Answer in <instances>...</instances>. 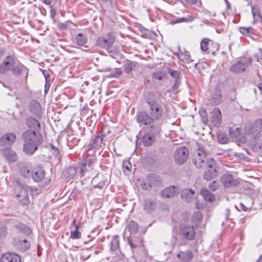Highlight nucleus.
Returning <instances> with one entry per match:
<instances>
[{
  "instance_id": "f257e3e1",
  "label": "nucleus",
  "mask_w": 262,
  "mask_h": 262,
  "mask_svg": "<svg viewBox=\"0 0 262 262\" xmlns=\"http://www.w3.org/2000/svg\"><path fill=\"white\" fill-rule=\"evenodd\" d=\"M193 163L199 168L205 169L203 178L207 181L217 176V164L213 159H208L207 153L202 147H199L194 152Z\"/></svg>"
},
{
  "instance_id": "f03ea898",
  "label": "nucleus",
  "mask_w": 262,
  "mask_h": 262,
  "mask_svg": "<svg viewBox=\"0 0 262 262\" xmlns=\"http://www.w3.org/2000/svg\"><path fill=\"white\" fill-rule=\"evenodd\" d=\"M21 139L24 142L23 151L27 155H32L42 144L43 139L39 132L28 129L21 135Z\"/></svg>"
},
{
  "instance_id": "7ed1b4c3",
  "label": "nucleus",
  "mask_w": 262,
  "mask_h": 262,
  "mask_svg": "<svg viewBox=\"0 0 262 262\" xmlns=\"http://www.w3.org/2000/svg\"><path fill=\"white\" fill-rule=\"evenodd\" d=\"M145 102L149 107V114L155 120L160 119L163 114V108L160 100L157 98L151 96L146 98Z\"/></svg>"
},
{
  "instance_id": "20e7f679",
  "label": "nucleus",
  "mask_w": 262,
  "mask_h": 262,
  "mask_svg": "<svg viewBox=\"0 0 262 262\" xmlns=\"http://www.w3.org/2000/svg\"><path fill=\"white\" fill-rule=\"evenodd\" d=\"M115 39L114 33L110 32L104 36L99 37L96 41V45L105 49L107 52L113 53L115 51L114 47Z\"/></svg>"
},
{
  "instance_id": "39448f33",
  "label": "nucleus",
  "mask_w": 262,
  "mask_h": 262,
  "mask_svg": "<svg viewBox=\"0 0 262 262\" xmlns=\"http://www.w3.org/2000/svg\"><path fill=\"white\" fill-rule=\"evenodd\" d=\"M245 134L250 139L256 140L262 135V119H257L244 128Z\"/></svg>"
},
{
  "instance_id": "423d86ee",
  "label": "nucleus",
  "mask_w": 262,
  "mask_h": 262,
  "mask_svg": "<svg viewBox=\"0 0 262 262\" xmlns=\"http://www.w3.org/2000/svg\"><path fill=\"white\" fill-rule=\"evenodd\" d=\"M16 198L22 205H28L30 203V199L26 186L23 184H18L15 187Z\"/></svg>"
},
{
  "instance_id": "0eeeda50",
  "label": "nucleus",
  "mask_w": 262,
  "mask_h": 262,
  "mask_svg": "<svg viewBox=\"0 0 262 262\" xmlns=\"http://www.w3.org/2000/svg\"><path fill=\"white\" fill-rule=\"evenodd\" d=\"M219 48L220 46L218 43L213 42L208 38H204L201 42V49L202 51H208V53L214 55Z\"/></svg>"
},
{
  "instance_id": "6e6552de",
  "label": "nucleus",
  "mask_w": 262,
  "mask_h": 262,
  "mask_svg": "<svg viewBox=\"0 0 262 262\" xmlns=\"http://www.w3.org/2000/svg\"><path fill=\"white\" fill-rule=\"evenodd\" d=\"M162 184V180L160 177L154 174H149L147 177V183L141 185L142 188L147 190L152 187H159Z\"/></svg>"
},
{
  "instance_id": "1a4fd4ad",
  "label": "nucleus",
  "mask_w": 262,
  "mask_h": 262,
  "mask_svg": "<svg viewBox=\"0 0 262 262\" xmlns=\"http://www.w3.org/2000/svg\"><path fill=\"white\" fill-rule=\"evenodd\" d=\"M136 121L140 126H142L150 125L154 123L155 120L150 114L142 111L137 113Z\"/></svg>"
},
{
  "instance_id": "9d476101",
  "label": "nucleus",
  "mask_w": 262,
  "mask_h": 262,
  "mask_svg": "<svg viewBox=\"0 0 262 262\" xmlns=\"http://www.w3.org/2000/svg\"><path fill=\"white\" fill-rule=\"evenodd\" d=\"M189 155V151L185 147H181L178 148L174 154L176 162L179 164L184 163L187 160Z\"/></svg>"
},
{
  "instance_id": "9b49d317",
  "label": "nucleus",
  "mask_w": 262,
  "mask_h": 262,
  "mask_svg": "<svg viewBox=\"0 0 262 262\" xmlns=\"http://www.w3.org/2000/svg\"><path fill=\"white\" fill-rule=\"evenodd\" d=\"M106 127L103 128L101 133V136L99 135H94L92 138L91 142L89 143L88 146L90 149L97 148L101 146V144L102 142L103 138L105 136L104 133L105 129Z\"/></svg>"
},
{
  "instance_id": "f8f14e48",
  "label": "nucleus",
  "mask_w": 262,
  "mask_h": 262,
  "mask_svg": "<svg viewBox=\"0 0 262 262\" xmlns=\"http://www.w3.org/2000/svg\"><path fill=\"white\" fill-rule=\"evenodd\" d=\"M181 235L187 239H192L195 234L193 226L182 225L180 230Z\"/></svg>"
},
{
  "instance_id": "ddd939ff",
  "label": "nucleus",
  "mask_w": 262,
  "mask_h": 262,
  "mask_svg": "<svg viewBox=\"0 0 262 262\" xmlns=\"http://www.w3.org/2000/svg\"><path fill=\"white\" fill-rule=\"evenodd\" d=\"M14 63V58L12 56H7L0 64V73H6Z\"/></svg>"
},
{
  "instance_id": "4468645a",
  "label": "nucleus",
  "mask_w": 262,
  "mask_h": 262,
  "mask_svg": "<svg viewBox=\"0 0 262 262\" xmlns=\"http://www.w3.org/2000/svg\"><path fill=\"white\" fill-rule=\"evenodd\" d=\"M30 113L37 119L41 118V110L40 103L36 100H32L29 104Z\"/></svg>"
},
{
  "instance_id": "2eb2a0df",
  "label": "nucleus",
  "mask_w": 262,
  "mask_h": 262,
  "mask_svg": "<svg viewBox=\"0 0 262 262\" xmlns=\"http://www.w3.org/2000/svg\"><path fill=\"white\" fill-rule=\"evenodd\" d=\"M45 177V171L40 166H36L32 169L31 177L36 182H39L43 180Z\"/></svg>"
},
{
  "instance_id": "dca6fc26",
  "label": "nucleus",
  "mask_w": 262,
  "mask_h": 262,
  "mask_svg": "<svg viewBox=\"0 0 262 262\" xmlns=\"http://www.w3.org/2000/svg\"><path fill=\"white\" fill-rule=\"evenodd\" d=\"M143 207L145 212L148 213H152L157 208L156 201L152 199H146L143 201Z\"/></svg>"
},
{
  "instance_id": "f3484780",
  "label": "nucleus",
  "mask_w": 262,
  "mask_h": 262,
  "mask_svg": "<svg viewBox=\"0 0 262 262\" xmlns=\"http://www.w3.org/2000/svg\"><path fill=\"white\" fill-rule=\"evenodd\" d=\"M40 119H37L36 117H29L26 118V125L28 127L33 129L36 132H39L40 129V123L39 121Z\"/></svg>"
},
{
  "instance_id": "a211bd4d",
  "label": "nucleus",
  "mask_w": 262,
  "mask_h": 262,
  "mask_svg": "<svg viewBox=\"0 0 262 262\" xmlns=\"http://www.w3.org/2000/svg\"><path fill=\"white\" fill-rule=\"evenodd\" d=\"M16 140V136L13 133L6 134L0 138V144L6 148L11 145Z\"/></svg>"
},
{
  "instance_id": "6ab92c4d",
  "label": "nucleus",
  "mask_w": 262,
  "mask_h": 262,
  "mask_svg": "<svg viewBox=\"0 0 262 262\" xmlns=\"http://www.w3.org/2000/svg\"><path fill=\"white\" fill-rule=\"evenodd\" d=\"M221 181L226 187L234 186L238 184V181L234 179L232 176L230 174H224L222 177Z\"/></svg>"
},
{
  "instance_id": "aec40b11",
  "label": "nucleus",
  "mask_w": 262,
  "mask_h": 262,
  "mask_svg": "<svg viewBox=\"0 0 262 262\" xmlns=\"http://www.w3.org/2000/svg\"><path fill=\"white\" fill-rule=\"evenodd\" d=\"M211 122L214 126H219L222 122V114L220 109L215 107L212 111Z\"/></svg>"
},
{
  "instance_id": "412c9836",
  "label": "nucleus",
  "mask_w": 262,
  "mask_h": 262,
  "mask_svg": "<svg viewBox=\"0 0 262 262\" xmlns=\"http://www.w3.org/2000/svg\"><path fill=\"white\" fill-rule=\"evenodd\" d=\"M1 262H20V257L14 253H6L2 255Z\"/></svg>"
},
{
  "instance_id": "4be33fe9",
  "label": "nucleus",
  "mask_w": 262,
  "mask_h": 262,
  "mask_svg": "<svg viewBox=\"0 0 262 262\" xmlns=\"http://www.w3.org/2000/svg\"><path fill=\"white\" fill-rule=\"evenodd\" d=\"M178 193V188L174 186H170L166 188L161 191V195L163 197L170 198L175 196Z\"/></svg>"
},
{
  "instance_id": "5701e85b",
  "label": "nucleus",
  "mask_w": 262,
  "mask_h": 262,
  "mask_svg": "<svg viewBox=\"0 0 262 262\" xmlns=\"http://www.w3.org/2000/svg\"><path fill=\"white\" fill-rule=\"evenodd\" d=\"M246 67V63L242 61H238L232 64L230 68V71L235 74L243 72Z\"/></svg>"
},
{
  "instance_id": "b1692460",
  "label": "nucleus",
  "mask_w": 262,
  "mask_h": 262,
  "mask_svg": "<svg viewBox=\"0 0 262 262\" xmlns=\"http://www.w3.org/2000/svg\"><path fill=\"white\" fill-rule=\"evenodd\" d=\"M127 240L133 250L142 246V239L140 237L130 236L128 237Z\"/></svg>"
},
{
  "instance_id": "393cba45",
  "label": "nucleus",
  "mask_w": 262,
  "mask_h": 262,
  "mask_svg": "<svg viewBox=\"0 0 262 262\" xmlns=\"http://www.w3.org/2000/svg\"><path fill=\"white\" fill-rule=\"evenodd\" d=\"M177 256L181 262H189L193 258V255L191 251L186 250L180 252Z\"/></svg>"
},
{
  "instance_id": "a878e982",
  "label": "nucleus",
  "mask_w": 262,
  "mask_h": 262,
  "mask_svg": "<svg viewBox=\"0 0 262 262\" xmlns=\"http://www.w3.org/2000/svg\"><path fill=\"white\" fill-rule=\"evenodd\" d=\"M194 191L191 189H185L181 192V195L182 199L186 202H191L194 198Z\"/></svg>"
},
{
  "instance_id": "bb28decb",
  "label": "nucleus",
  "mask_w": 262,
  "mask_h": 262,
  "mask_svg": "<svg viewBox=\"0 0 262 262\" xmlns=\"http://www.w3.org/2000/svg\"><path fill=\"white\" fill-rule=\"evenodd\" d=\"M200 193L205 201L212 202L215 200L214 195L205 188H203L201 189Z\"/></svg>"
},
{
  "instance_id": "cd10ccee",
  "label": "nucleus",
  "mask_w": 262,
  "mask_h": 262,
  "mask_svg": "<svg viewBox=\"0 0 262 262\" xmlns=\"http://www.w3.org/2000/svg\"><path fill=\"white\" fill-rule=\"evenodd\" d=\"M161 131V126L158 124H151L150 126L146 128V132L156 136L160 134Z\"/></svg>"
},
{
  "instance_id": "c85d7f7f",
  "label": "nucleus",
  "mask_w": 262,
  "mask_h": 262,
  "mask_svg": "<svg viewBox=\"0 0 262 262\" xmlns=\"http://www.w3.org/2000/svg\"><path fill=\"white\" fill-rule=\"evenodd\" d=\"M155 136L150 134L149 133H147L146 132V134L144 135L143 137V143L146 146H148L151 145L155 140Z\"/></svg>"
},
{
  "instance_id": "c756f323",
  "label": "nucleus",
  "mask_w": 262,
  "mask_h": 262,
  "mask_svg": "<svg viewBox=\"0 0 262 262\" xmlns=\"http://www.w3.org/2000/svg\"><path fill=\"white\" fill-rule=\"evenodd\" d=\"M19 172L23 177L29 178L31 177L32 170L26 165H22L19 167Z\"/></svg>"
},
{
  "instance_id": "7c9ffc66",
  "label": "nucleus",
  "mask_w": 262,
  "mask_h": 262,
  "mask_svg": "<svg viewBox=\"0 0 262 262\" xmlns=\"http://www.w3.org/2000/svg\"><path fill=\"white\" fill-rule=\"evenodd\" d=\"M127 230L130 232L131 234H135L137 233L138 231V225L134 221L130 222L127 228L125 229V231L123 234L124 237L126 233Z\"/></svg>"
},
{
  "instance_id": "2f4dec72",
  "label": "nucleus",
  "mask_w": 262,
  "mask_h": 262,
  "mask_svg": "<svg viewBox=\"0 0 262 262\" xmlns=\"http://www.w3.org/2000/svg\"><path fill=\"white\" fill-rule=\"evenodd\" d=\"M216 135L219 143L226 144L228 142L229 139L225 133L218 130L216 133Z\"/></svg>"
},
{
  "instance_id": "473e14b6",
  "label": "nucleus",
  "mask_w": 262,
  "mask_h": 262,
  "mask_svg": "<svg viewBox=\"0 0 262 262\" xmlns=\"http://www.w3.org/2000/svg\"><path fill=\"white\" fill-rule=\"evenodd\" d=\"M119 236L115 235L113 236L111 243L110 250L112 251H115L119 248Z\"/></svg>"
},
{
  "instance_id": "72a5a7b5",
  "label": "nucleus",
  "mask_w": 262,
  "mask_h": 262,
  "mask_svg": "<svg viewBox=\"0 0 262 262\" xmlns=\"http://www.w3.org/2000/svg\"><path fill=\"white\" fill-rule=\"evenodd\" d=\"M27 68L24 66L19 64L13 67L11 69V71L13 75L17 76L21 74Z\"/></svg>"
},
{
  "instance_id": "f704fd0d",
  "label": "nucleus",
  "mask_w": 262,
  "mask_h": 262,
  "mask_svg": "<svg viewBox=\"0 0 262 262\" xmlns=\"http://www.w3.org/2000/svg\"><path fill=\"white\" fill-rule=\"evenodd\" d=\"M136 62L131 61H128L124 63L123 68L125 72L127 74L132 73L133 69L136 66Z\"/></svg>"
},
{
  "instance_id": "c9c22d12",
  "label": "nucleus",
  "mask_w": 262,
  "mask_h": 262,
  "mask_svg": "<svg viewBox=\"0 0 262 262\" xmlns=\"http://www.w3.org/2000/svg\"><path fill=\"white\" fill-rule=\"evenodd\" d=\"M86 163L87 161L85 159L83 158L81 163L79 164L78 167L77 168V170H79V173H80L81 176L84 175L85 172L86 170Z\"/></svg>"
},
{
  "instance_id": "e433bc0d",
  "label": "nucleus",
  "mask_w": 262,
  "mask_h": 262,
  "mask_svg": "<svg viewBox=\"0 0 262 262\" xmlns=\"http://www.w3.org/2000/svg\"><path fill=\"white\" fill-rule=\"evenodd\" d=\"M76 41L78 46H83L86 42L87 38L85 36L79 33L76 36Z\"/></svg>"
},
{
  "instance_id": "4c0bfd02",
  "label": "nucleus",
  "mask_w": 262,
  "mask_h": 262,
  "mask_svg": "<svg viewBox=\"0 0 262 262\" xmlns=\"http://www.w3.org/2000/svg\"><path fill=\"white\" fill-rule=\"evenodd\" d=\"M5 156L10 162H14L17 160V156L13 151H7L5 152Z\"/></svg>"
},
{
  "instance_id": "58836bf2",
  "label": "nucleus",
  "mask_w": 262,
  "mask_h": 262,
  "mask_svg": "<svg viewBox=\"0 0 262 262\" xmlns=\"http://www.w3.org/2000/svg\"><path fill=\"white\" fill-rule=\"evenodd\" d=\"M202 219V214L198 211L195 212L192 217V221L193 223V224L195 225H198L200 223Z\"/></svg>"
},
{
  "instance_id": "ea45409f",
  "label": "nucleus",
  "mask_w": 262,
  "mask_h": 262,
  "mask_svg": "<svg viewBox=\"0 0 262 262\" xmlns=\"http://www.w3.org/2000/svg\"><path fill=\"white\" fill-rule=\"evenodd\" d=\"M178 58L185 62H190L192 60L190 58L191 56L188 53H181L179 54Z\"/></svg>"
},
{
  "instance_id": "a19ab883",
  "label": "nucleus",
  "mask_w": 262,
  "mask_h": 262,
  "mask_svg": "<svg viewBox=\"0 0 262 262\" xmlns=\"http://www.w3.org/2000/svg\"><path fill=\"white\" fill-rule=\"evenodd\" d=\"M70 237L73 239H79L81 237V233L78 231V226H75V229L71 232Z\"/></svg>"
},
{
  "instance_id": "79ce46f5",
  "label": "nucleus",
  "mask_w": 262,
  "mask_h": 262,
  "mask_svg": "<svg viewBox=\"0 0 262 262\" xmlns=\"http://www.w3.org/2000/svg\"><path fill=\"white\" fill-rule=\"evenodd\" d=\"M252 12L254 21H259L262 20V17L257 8H252Z\"/></svg>"
},
{
  "instance_id": "37998d69",
  "label": "nucleus",
  "mask_w": 262,
  "mask_h": 262,
  "mask_svg": "<svg viewBox=\"0 0 262 262\" xmlns=\"http://www.w3.org/2000/svg\"><path fill=\"white\" fill-rule=\"evenodd\" d=\"M77 167L75 166H71L68 168L66 172L69 177L73 178L77 172Z\"/></svg>"
},
{
  "instance_id": "c03bdc74",
  "label": "nucleus",
  "mask_w": 262,
  "mask_h": 262,
  "mask_svg": "<svg viewBox=\"0 0 262 262\" xmlns=\"http://www.w3.org/2000/svg\"><path fill=\"white\" fill-rule=\"evenodd\" d=\"M239 32L245 35H248L253 33V29L251 27L248 28L240 27L239 28Z\"/></svg>"
},
{
  "instance_id": "a18cd8bd",
  "label": "nucleus",
  "mask_w": 262,
  "mask_h": 262,
  "mask_svg": "<svg viewBox=\"0 0 262 262\" xmlns=\"http://www.w3.org/2000/svg\"><path fill=\"white\" fill-rule=\"evenodd\" d=\"M20 249L23 251H26L30 247V244L27 242L26 239H24L22 241H20Z\"/></svg>"
},
{
  "instance_id": "49530a36",
  "label": "nucleus",
  "mask_w": 262,
  "mask_h": 262,
  "mask_svg": "<svg viewBox=\"0 0 262 262\" xmlns=\"http://www.w3.org/2000/svg\"><path fill=\"white\" fill-rule=\"evenodd\" d=\"M200 116L201 117L202 121L205 124L207 123L208 121V117H207V113L206 110H203L200 112Z\"/></svg>"
},
{
  "instance_id": "de8ad7c7",
  "label": "nucleus",
  "mask_w": 262,
  "mask_h": 262,
  "mask_svg": "<svg viewBox=\"0 0 262 262\" xmlns=\"http://www.w3.org/2000/svg\"><path fill=\"white\" fill-rule=\"evenodd\" d=\"M122 73V71L121 69L116 68L114 71L110 73V77L114 78H118Z\"/></svg>"
},
{
  "instance_id": "09e8293b",
  "label": "nucleus",
  "mask_w": 262,
  "mask_h": 262,
  "mask_svg": "<svg viewBox=\"0 0 262 262\" xmlns=\"http://www.w3.org/2000/svg\"><path fill=\"white\" fill-rule=\"evenodd\" d=\"M7 233V228L5 225L0 224V239L4 237Z\"/></svg>"
},
{
  "instance_id": "8fccbe9b",
  "label": "nucleus",
  "mask_w": 262,
  "mask_h": 262,
  "mask_svg": "<svg viewBox=\"0 0 262 262\" xmlns=\"http://www.w3.org/2000/svg\"><path fill=\"white\" fill-rule=\"evenodd\" d=\"M208 187L211 191H215L219 187V182L216 181H213L209 184Z\"/></svg>"
},
{
  "instance_id": "3c124183",
  "label": "nucleus",
  "mask_w": 262,
  "mask_h": 262,
  "mask_svg": "<svg viewBox=\"0 0 262 262\" xmlns=\"http://www.w3.org/2000/svg\"><path fill=\"white\" fill-rule=\"evenodd\" d=\"M168 73L176 79H178L179 77V72L178 71H175L171 68L168 69Z\"/></svg>"
},
{
  "instance_id": "603ef678",
  "label": "nucleus",
  "mask_w": 262,
  "mask_h": 262,
  "mask_svg": "<svg viewBox=\"0 0 262 262\" xmlns=\"http://www.w3.org/2000/svg\"><path fill=\"white\" fill-rule=\"evenodd\" d=\"M188 21V19L185 17H180L176 19L175 20H173L171 22L172 24H175L177 23H182V22H187Z\"/></svg>"
},
{
  "instance_id": "864d4df0",
  "label": "nucleus",
  "mask_w": 262,
  "mask_h": 262,
  "mask_svg": "<svg viewBox=\"0 0 262 262\" xmlns=\"http://www.w3.org/2000/svg\"><path fill=\"white\" fill-rule=\"evenodd\" d=\"M153 77L158 80H161L163 78V75L161 73L155 72L153 74Z\"/></svg>"
},
{
  "instance_id": "5fc2aeb1",
  "label": "nucleus",
  "mask_w": 262,
  "mask_h": 262,
  "mask_svg": "<svg viewBox=\"0 0 262 262\" xmlns=\"http://www.w3.org/2000/svg\"><path fill=\"white\" fill-rule=\"evenodd\" d=\"M221 98H222V95L220 93H219L216 95L214 94L213 96V99H216V100L215 101V102L217 103H219L221 101Z\"/></svg>"
},
{
  "instance_id": "6e6d98bb",
  "label": "nucleus",
  "mask_w": 262,
  "mask_h": 262,
  "mask_svg": "<svg viewBox=\"0 0 262 262\" xmlns=\"http://www.w3.org/2000/svg\"><path fill=\"white\" fill-rule=\"evenodd\" d=\"M180 84V82L179 80L175 79V82H174V84L172 88L173 90L174 91H176L178 90Z\"/></svg>"
},
{
  "instance_id": "4d7b16f0",
  "label": "nucleus",
  "mask_w": 262,
  "mask_h": 262,
  "mask_svg": "<svg viewBox=\"0 0 262 262\" xmlns=\"http://www.w3.org/2000/svg\"><path fill=\"white\" fill-rule=\"evenodd\" d=\"M96 159L95 158H91L89 160L88 166H91L94 163H95Z\"/></svg>"
},
{
  "instance_id": "13d9d810",
  "label": "nucleus",
  "mask_w": 262,
  "mask_h": 262,
  "mask_svg": "<svg viewBox=\"0 0 262 262\" xmlns=\"http://www.w3.org/2000/svg\"><path fill=\"white\" fill-rule=\"evenodd\" d=\"M241 209L244 211H247L249 210L250 208L246 207L243 203H240Z\"/></svg>"
},
{
  "instance_id": "bf43d9fd",
  "label": "nucleus",
  "mask_w": 262,
  "mask_h": 262,
  "mask_svg": "<svg viewBox=\"0 0 262 262\" xmlns=\"http://www.w3.org/2000/svg\"><path fill=\"white\" fill-rule=\"evenodd\" d=\"M50 88V83H48L47 81H46L45 85V93L46 94L48 92Z\"/></svg>"
},
{
  "instance_id": "052dcab7",
  "label": "nucleus",
  "mask_w": 262,
  "mask_h": 262,
  "mask_svg": "<svg viewBox=\"0 0 262 262\" xmlns=\"http://www.w3.org/2000/svg\"><path fill=\"white\" fill-rule=\"evenodd\" d=\"M43 3L47 5L51 6V0H44Z\"/></svg>"
},
{
  "instance_id": "680f3d73",
  "label": "nucleus",
  "mask_w": 262,
  "mask_h": 262,
  "mask_svg": "<svg viewBox=\"0 0 262 262\" xmlns=\"http://www.w3.org/2000/svg\"><path fill=\"white\" fill-rule=\"evenodd\" d=\"M51 9V13L52 15H54L55 13V10L53 9V7L52 6H50V7Z\"/></svg>"
},
{
  "instance_id": "e2e57ef3",
  "label": "nucleus",
  "mask_w": 262,
  "mask_h": 262,
  "mask_svg": "<svg viewBox=\"0 0 262 262\" xmlns=\"http://www.w3.org/2000/svg\"><path fill=\"white\" fill-rule=\"evenodd\" d=\"M186 1L191 4H195L196 0H186Z\"/></svg>"
},
{
  "instance_id": "0e129e2a",
  "label": "nucleus",
  "mask_w": 262,
  "mask_h": 262,
  "mask_svg": "<svg viewBox=\"0 0 262 262\" xmlns=\"http://www.w3.org/2000/svg\"><path fill=\"white\" fill-rule=\"evenodd\" d=\"M43 75H44L45 77L46 78V81H47L48 78H50L49 74V73H47L46 74V73H45V72L44 71H43Z\"/></svg>"
},
{
  "instance_id": "69168bd1",
  "label": "nucleus",
  "mask_w": 262,
  "mask_h": 262,
  "mask_svg": "<svg viewBox=\"0 0 262 262\" xmlns=\"http://www.w3.org/2000/svg\"><path fill=\"white\" fill-rule=\"evenodd\" d=\"M258 88L260 90L261 93L262 94V83H259L258 85Z\"/></svg>"
},
{
  "instance_id": "338daca9",
  "label": "nucleus",
  "mask_w": 262,
  "mask_h": 262,
  "mask_svg": "<svg viewBox=\"0 0 262 262\" xmlns=\"http://www.w3.org/2000/svg\"><path fill=\"white\" fill-rule=\"evenodd\" d=\"M21 227L22 229H23V230H29L28 227L24 225H21Z\"/></svg>"
},
{
  "instance_id": "774afa93",
  "label": "nucleus",
  "mask_w": 262,
  "mask_h": 262,
  "mask_svg": "<svg viewBox=\"0 0 262 262\" xmlns=\"http://www.w3.org/2000/svg\"><path fill=\"white\" fill-rule=\"evenodd\" d=\"M256 262H262V255L259 257V258L256 260Z\"/></svg>"
}]
</instances>
